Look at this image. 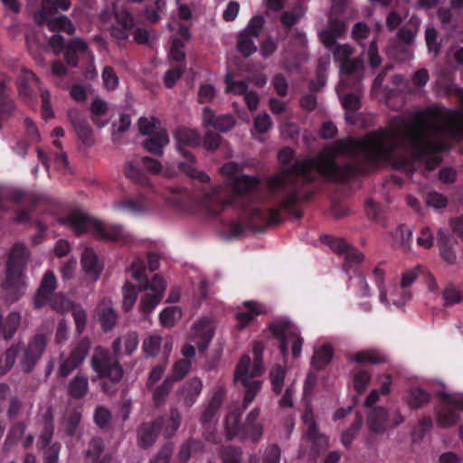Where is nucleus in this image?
<instances>
[{
    "label": "nucleus",
    "instance_id": "obj_12",
    "mask_svg": "<svg viewBox=\"0 0 463 463\" xmlns=\"http://www.w3.org/2000/svg\"><path fill=\"white\" fill-rule=\"evenodd\" d=\"M91 364L100 378H108L112 383H118L122 378L123 371L118 361L104 348L95 350Z\"/></svg>",
    "mask_w": 463,
    "mask_h": 463
},
{
    "label": "nucleus",
    "instance_id": "obj_53",
    "mask_svg": "<svg viewBox=\"0 0 463 463\" xmlns=\"http://www.w3.org/2000/svg\"><path fill=\"white\" fill-rule=\"evenodd\" d=\"M163 339L156 335H149L144 340L143 349L146 354L151 356H155L158 354Z\"/></svg>",
    "mask_w": 463,
    "mask_h": 463
},
{
    "label": "nucleus",
    "instance_id": "obj_63",
    "mask_svg": "<svg viewBox=\"0 0 463 463\" xmlns=\"http://www.w3.org/2000/svg\"><path fill=\"white\" fill-rule=\"evenodd\" d=\"M184 71V66H175V68L169 70L164 77V81L166 87L172 88L176 80L181 77Z\"/></svg>",
    "mask_w": 463,
    "mask_h": 463
},
{
    "label": "nucleus",
    "instance_id": "obj_34",
    "mask_svg": "<svg viewBox=\"0 0 463 463\" xmlns=\"http://www.w3.org/2000/svg\"><path fill=\"white\" fill-rule=\"evenodd\" d=\"M202 387L203 383L201 380L197 378L191 380L180 391V399H182L186 405L191 406L200 394Z\"/></svg>",
    "mask_w": 463,
    "mask_h": 463
},
{
    "label": "nucleus",
    "instance_id": "obj_29",
    "mask_svg": "<svg viewBox=\"0 0 463 463\" xmlns=\"http://www.w3.org/2000/svg\"><path fill=\"white\" fill-rule=\"evenodd\" d=\"M331 248L341 253L345 254V260L352 263H360L363 261L364 256L361 251L352 249L344 240L342 239H334L330 242Z\"/></svg>",
    "mask_w": 463,
    "mask_h": 463
},
{
    "label": "nucleus",
    "instance_id": "obj_27",
    "mask_svg": "<svg viewBox=\"0 0 463 463\" xmlns=\"http://www.w3.org/2000/svg\"><path fill=\"white\" fill-rule=\"evenodd\" d=\"M113 209L115 211L129 213L137 214L146 211V197L139 195L136 199L130 200H119L113 203Z\"/></svg>",
    "mask_w": 463,
    "mask_h": 463
},
{
    "label": "nucleus",
    "instance_id": "obj_38",
    "mask_svg": "<svg viewBox=\"0 0 463 463\" xmlns=\"http://www.w3.org/2000/svg\"><path fill=\"white\" fill-rule=\"evenodd\" d=\"M266 213L261 212L259 209H253L250 211V220L248 222L243 221V223H233V236L241 233L244 230L253 228L258 225L260 222H262L266 220Z\"/></svg>",
    "mask_w": 463,
    "mask_h": 463
},
{
    "label": "nucleus",
    "instance_id": "obj_55",
    "mask_svg": "<svg viewBox=\"0 0 463 463\" xmlns=\"http://www.w3.org/2000/svg\"><path fill=\"white\" fill-rule=\"evenodd\" d=\"M416 242L419 247L426 250L430 249L434 244V236L431 230L428 227L422 228L416 239Z\"/></svg>",
    "mask_w": 463,
    "mask_h": 463
},
{
    "label": "nucleus",
    "instance_id": "obj_18",
    "mask_svg": "<svg viewBox=\"0 0 463 463\" xmlns=\"http://www.w3.org/2000/svg\"><path fill=\"white\" fill-rule=\"evenodd\" d=\"M339 11H342V7L336 3H334L332 5V13L329 17L328 28L319 33L321 42L327 48L332 47L336 39L345 32V24L336 17H334V14H336Z\"/></svg>",
    "mask_w": 463,
    "mask_h": 463
},
{
    "label": "nucleus",
    "instance_id": "obj_50",
    "mask_svg": "<svg viewBox=\"0 0 463 463\" xmlns=\"http://www.w3.org/2000/svg\"><path fill=\"white\" fill-rule=\"evenodd\" d=\"M372 279L375 283L378 290H379V299L380 301L386 300V286L384 285L385 279V271L380 267H376L373 269L372 273Z\"/></svg>",
    "mask_w": 463,
    "mask_h": 463
},
{
    "label": "nucleus",
    "instance_id": "obj_45",
    "mask_svg": "<svg viewBox=\"0 0 463 463\" xmlns=\"http://www.w3.org/2000/svg\"><path fill=\"white\" fill-rule=\"evenodd\" d=\"M258 186V180L248 175H235L233 174V193L249 192Z\"/></svg>",
    "mask_w": 463,
    "mask_h": 463
},
{
    "label": "nucleus",
    "instance_id": "obj_44",
    "mask_svg": "<svg viewBox=\"0 0 463 463\" xmlns=\"http://www.w3.org/2000/svg\"><path fill=\"white\" fill-rule=\"evenodd\" d=\"M352 360L357 363L381 364L387 359L384 354L376 350H364L355 354Z\"/></svg>",
    "mask_w": 463,
    "mask_h": 463
},
{
    "label": "nucleus",
    "instance_id": "obj_36",
    "mask_svg": "<svg viewBox=\"0 0 463 463\" xmlns=\"http://www.w3.org/2000/svg\"><path fill=\"white\" fill-rule=\"evenodd\" d=\"M345 88V79L341 78V81L336 88V92L341 99L342 106L347 111H355L361 107L360 99L357 96L350 94L344 95Z\"/></svg>",
    "mask_w": 463,
    "mask_h": 463
},
{
    "label": "nucleus",
    "instance_id": "obj_15",
    "mask_svg": "<svg viewBox=\"0 0 463 463\" xmlns=\"http://www.w3.org/2000/svg\"><path fill=\"white\" fill-rule=\"evenodd\" d=\"M443 396V407L438 413V421L442 427H449L458 422V412L463 411V394H448L440 392Z\"/></svg>",
    "mask_w": 463,
    "mask_h": 463
},
{
    "label": "nucleus",
    "instance_id": "obj_46",
    "mask_svg": "<svg viewBox=\"0 0 463 463\" xmlns=\"http://www.w3.org/2000/svg\"><path fill=\"white\" fill-rule=\"evenodd\" d=\"M439 236V244L440 248V254L444 260L449 264H454L457 260V255L455 250L448 246L447 244V235L445 231L439 230L438 232Z\"/></svg>",
    "mask_w": 463,
    "mask_h": 463
},
{
    "label": "nucleus",
    "instance_id": "obj_10",
    "mask_svg": "<svg viewBox=\"0 0 463 463\" xmlns=\"http://www.w3.org/2000/svg\"><path fill=\"white\" fill-rule=\"evenodd\" d=\"M263 372L264 364H262V369L260 372H256L255 361L251 364L250 357L249 355H243L240 360L236 370V375L241 380L244 387L246 388L244 397L245 406H248L252 402L256 394L261 388V383L252 379L261 375Z\"/></svg>",
    "mask_w": 463,
    "mask_h": 463
},
{
    "label": "nucleus",
    "instance_id": "obj_26",
    "mask_svg": "<svg viewBox=\"0 0 463 463\" xmlns=\"http://www.w3.org/2000/svg\"><path fill=\"white\" fill-rule=\"evenodd\" d=\"M85 56L91 62L93 61V55L89 51L87 43L80 38H76L67 44L65 48V56L67 61L71 66L77 65V59L75 56Z\"/></svg>",
    "mask_w": 463,
    "mask_h": 463
},
{
    "label": "nucleus",
    "instance_id": "obj_24",
    "mask_svg": "<svg viewBox=\"0 0 463 463\" xmlns=\"http://www.w3.org/2000/svg\"><path fill=\"white\" fill-rule=\"evenodd\" d=\"M411 298V293L409 289H404L400 285L390 284L386 288V300L380 302L387 307L392 306L400 307L404 306Z\"/></svg>",
    "mask_w": 463,
    "mask_h": 463
},
{
    "label": "nucleus",
    "instance_id": "obj_48",
    "mask_svg": "<svg viewBox=\"0 0 463 463\" xmlns=\"http://www.w3.org/2000/svg\"><path fill=\"white\" fill-rule=\"evenodd\" d=\"M286 370L280 365H275L272 367L269 373V378L271 382L272 390L276 393H280L284 386Z\"/></svg>",
    "mask_w": 463,
    "mask_h": 463
},
{
    "label": "nucleus",
    "instance_id": "obj_1",
    "mask_svg": "<svg viewBox=\"0 0 463 463\" xmlns=\"http://www.w3.org/2000/svg\"><path fill=\"white\" fill-rule=\"evenodd\" d=\"M462 109L433 107L414 114L410 120L394 118L383 128L360 139H347L327 147L312 159L300 160L288 166L293 150L285 147L279 153L282 170L269 180L276 191L293 184L297 177L311 181L317 175L342 181L353 172L349 165L340 166L334 157L338 154L357 156L371 164H389L397 170L411 174L424 163L433 170L440 162L437 152L448 147V138L463 139V90L457 89Z\"/></svg>",
    "mask_w": 463,
    "mask_h": 463
},
{
    "label": "nucleus",
    "instance_id": "obj_22",
    "mask_svg": "<svg viewBox=\"0 0 463 463\" xmlns=\"http://www.w3.org/2000/svg\"><path fill=\"white\" fill-rule=\"evenodd\" d=\"M351 54L352 48L346 44L337 46L335 51V56L336 57L337 60L341 61V78H345L349 74L360 71L364 67V63L361 60H349L348 57Z\"/></svg>",
    "mask_w": 463,
    "mask_h": 463
},
{
    "label": "nucleus",
    "instance_id": "obj_37",
    "mask_svg": "<svg viewBox=\"0 0 463 463\" xmlns=\"http://www.w3.org/2000/svg\"><path fill=\"white\" fill-rule=\"evenodd\" d=\"M405 401L411 408L418 409L430 401V394L421 388H411L407 392Z\"/></svg>",
    "mask_w": 463,
    "mask_h": 463
},
{
    "label": "nucleus",
    "instance_id": "obj_21",
    "mask_svg": "<svg viewBox=\"0 0 463 463\" xmlns=\"http://www.w3.org/2000/svg\"><path fill=\"white\" fill-rule=\"evenodd\" d=\"M80 263L84 273L90 279L96 281L99 278L103 263L92 248L82 245Z\"/></svg>",
    "mask_w": 463,
    "mask_h": 463
},
{
    "label": "nucleus",
    "instance_id": "obj_43",
    "mask_svg": "<svg viewBox=\"0 0 463 463\" xmlns=\"http://www.w3.org/2000/svg\"><path fill=\"white\" fill-rule=\"evenodd\" d=\"M333 349L330 345H323L315 350L312 365L317 369L325 367L332 359Z\"/></svg>",
    "mask_w": 463,
    "mask_h": 463
},
{
    "label": "nucleus",
    "instance_id": "obj_41",
    "mask_svg": "<svg viewBox=\"0 0 463 463\" xmlns=\"http://www.w3.org/2000/svg\"><path fill=\"white\" fill-rule=\"evenodd\" d=\"M158 423L144 424L138 431V443L142 447H149L152 445L157 436Z\"/></svg>",
    "mask_w": 463,
    "mask_h": 463
},
{
    "label": "nucleus",
    "instance_id": "obj_52",
    "mask_svg": "<svg viewBox=\"0 0 463 463\" xmlns=\"http://www.w3.org/2000/svg\"><path fill=\"white\" fill-rule=\"evenodd\" d=\"M172 388V379L167 378L164 381V383L154 390L153 392V401L156 405H161L164 403L166 396L168 395L170 390Z\"/></svg>",
    "mask_w": 463,
    "mask_h": 463
},
{
    "label": "nucleus",
    "instance_id": "obj_3",
    "mask_svg": "<svg viewBox=\"0 0 463 463\" xmlns=\"http://www.w3.org/2000/svg\"><path fill=\"white\" fill-rule=\"evenodd\" d=\"M59 222L76 234L90 233L103 240L127 244L130 241V233L121 225L104 222L88 215L82 211H74Z\"/></svg>",
    "mask_w": 463,
    "mask_h": 463
},
{
    "label": "nucleus",
    "instance_id": "obj_51",
    "mask_svg": "<svg viewBox=\"0 0 463 463\" xmlns=\"http://www.w3.org/2000/svg\"><path fill=\"white\" fill-rule=\"evenodd\" d=\"M139 131L143 135L150 136L162 129L155 118H141L138 121Z\"/></svg>",
    "mask_w": 463,
    "mask_h": 463
},
{
    "label": "nucleus",
    "instance_id": "obj_54",
    "mask_svg": "<svg viewBox=\"0 0 463 463\" xmlns=\"http://www.w3.org/2000/svg\"><path fill=\"white\" fill-rule=\"evenodd\" d=\"M52 433V416L51 411L47 409L44 415V430L40 437V443L43 447L46 446L50 442Z\"/></svg>",
    "mask_w": 463,
    "mask_h": 463
},
{
    "label": "nucleus",
    "instance_id": "obj_25",
    "mask_svg": "<svg viewBox=\"0 0 463 463\" xmlns=\"http://www.w3.org/2000/svg\"><path fill=\"white\" fill-rule=\"evenodd\" d=\"M27 44L31 52L39 47H44L46 43L52 49L55 54L61 53L64 49V39L61 35H53L46 42L42 35L30 34L27 35Z\"/></svg>",
    "mask_w": 463,
    "mask_h": 463
},
{
    "label": "nucleus",
    "instance_id": "obj_14",
    "mask_svg": "<svg viewBox=\"0 0 463 463\" xmlns=\"http://www.w3.org/2000/svg\"><path fill=\"white\" fill-rule=\"evenodd\" d=\"M100 17L115 38L125 40L128 37L129 30L133 26V19L126 10H117L114 16L109 12L104 11Z\"/></svg>",
    "mask_w": 463,
    "mask_h": 463
},
{
    "label": "nucleus",
    "instance_id": "obj_20",
    "mask_svg": "<svg viewBox=\"0 0 463 463\" xmlns=\"http://www.w3.org/2000/svg\"><path fill=\"white\" fill-rule=\"evenodd\" d=\"M169 27L172 31L178 30V36H174L171 40L169 57L176 61H183L185 58V53L183 51L184 45L190 38L189 28L175 21L170 23Z\"/></svg>",
    "mask_w": 463,
    "mask_h": 463
},
{
    "label": "nucleus",
    "instance_id": "obj_30",
    "mask_svg": "<svg viewBox=\"0 0 463 463\" xmlns=\"http://www.w3.org/2000/svg\"><path fill=\"white\" fill-rule=\"evenodd\" d=\"M89 380L88 377L83 374H77L68 383L67 392L68 394L74 399H81L89 392Z\"/></svg>",
    "mask_w": 463,
    "mask_h": 463
},
{
    "label": "nucleus",
    "instance_id": "obj_42",
    "mask_svg": "<svg viewBox=\"0 0 463 463\" xmlns=\"http://www.w3.org/2000/svg\"><path fill=\"white\" fill-rule=\"evenodd\" d=\"M387 420V412L383 408H377L372 411L368 417L369 428L373 432H380L384 430Z\"/></svg>",
    "mask_w": 463,
    "mask_h": 463
},
{
    "label": "nucleus",
    "instance_id": "obj_5",
    "mask_svg": "<svg viewBox=\"0 0 463 463\" xmlns=\"http://www.w3.org/2000/svg\"><path fill=\"white\" fill-rule=\"evenodd\" d=\"M175 142L178 151L185 159L184 162L178 163V169L193 179L201 183H208L210 176L194 166V156L185 149L186 147L198 146L201 144L199 133L194 129L181 128L175 132Z\"/></svg>",
    "mask_w": 463,
    "mask_h": 463
},
{
    "label": "nucleus",
    "instance_id": "obj_23",
    "mask_svg": "<svg viewBox=\"0 0 463 463\" xmlns=\"http://www.w3.org/2000/svg\"><path fill=\"white\" fill-rule=\"evenodd\" d=\"M264 312L265 310L260 304L254 301L244 302L235 315L236 328L239 330L244 329L257 316Z\"/></svg>",
    "mask_w": 463,
    "mask_h": 463
},
{
    "label": "nucleus",
    "instance_id": "obj_64",
    "mask_svg": "<svg viewBox=\"0 0 463 463\" xmlns=\"http://www.w3.org/2000/svg\"><path fill=\"white\" fill-rule=\"evenodd\" d=\"M280 454V449L276 445H272L265 451L262 463H279Z\"/></svg>",
    "mask_w": 463,
    "mask_h": 463
},
{
    "label": "nucleus",
    "instance_id": "obj_39",
    "mask_svg": "<svg viewBox=\"0 0 463 463\" xmlns=\"http://www.w3.org/2000/svg\"><path fill=\"white\" fill-rule=\"evenodd\" d=\"M393 244L403 250H409L412 238V230L405 225H400L392 233Z\"/></svg>",
    "mask_w": 463,
    "mask_h": 463
},
{
    "label": "nucleus",
    "instance_id": "obj_19",
    "mask_svg": "<svg viewBox=\"0 0 463 463\" xmlns=\"http://www.w3.org/2000/svg\"><path fill=\"white\" fill-rule=\"evenodd\" d=\"M213 335V323L208 317L199 319L193 326L191 334V342L198 347L199 350L204 351Z\"/></svg>",
    "mask_w": 463,
    "mask_h": 463
},
{
    "label": "nucleus",
    "instance_id": "obj_2",
    "mask_svg": "<svg viewBox=\"0 0 463 463\" xmlns=\"http://www.w3.org/2000/svg\"><path fill=\"white\" fill-rule=\"evenodd\" d=\"M20 323L19 313H10L5 319L0 315V337L3 336L6 340L12 338ZM46 345L47 338L43 335H37L26 345H11L0 357V374H5L14 366L18 354L22 370L25 373L31 372L43 354Z\"/></svg>",
    "mask_w": 463,
    "mask_h": 463
},
{
    "label": "nucleus",
    "instance_id": "obj_4",
    "mask_svg": "<svg viewBox=\"0 0 463 463\" xmlns=\"http://www.w3.org/2000/svg\"><path fill=\"white\" fill-rule=\"evenodd\" d=\"M221 184L203 194L201 208L209 215L219 216L225 212L232 202V164L226 163L220 170Z\"/></svg>",
    "mask_w": 463,
    "mask_h": 463
},
{
    "label": "nucleus",
    "instance_id": "obj_56",
    "mask_svg": "<svg viewBox=\"0 0 463 463\" xmlns=\"http://www.w3.org/2000/svg\"><path fill=\"white\" fill-rule=\"evenodd\" d=\"M222 402V393L215 394L212 398L209 405L207 406V409L205 410V411L202 417V421L207 422V421L211 420L213 419V417L214 416L216 409L221 406Z\"/></svg>",
    "mask_w": 463,
    "mask_h": 463
},
{
    "label": "nucleus",
    "instance_id": "obj_33",
    "mask_svg": "<svg viewBox=\"0 0 463 463\" xmlns=\"http://www.w3.org/2000/svg\"><path fill=\"white\" fill-rule=\"evenodd\" d=\"M56 288V278L52 272L48 271L45 273L39 291L36 296V306L42 307L44 305L45 300L48 298L50 294Z\"/></svg>",
    "mask_w": 463,
    "mask_h": 463
},
{
    "label": "nucleus",
    "instance_id": "obj_35",
    "mask_svg": "<svg viewBox=\"0 0 463 463\" xmlns=\"http://www.w3.org/2000/svg\"><path fill=\"white\" fill-rule=\"evenodd\" d=\"M183 312L178 306H169L159 313V321L162 326L170 328L175 326L182 318Z\"/></svg>",
    "mask_w": 463,
    "mask_h": 463
},
{
    "label": "nucleus",
    "instance_id": "obj_60",
    "mask_svg": "<svg viewBox=\"0 0 463 463\" xmlns=\"http://www.w3.org/2000/svg\"><path fill=\"white\" fill-rule=\"evenodd\" d=\"M265 345L262 342L257 341L253 344V361H255V370L260 372L262 369L263 364V352Z\"/></svg>",
    "mask_w": 463,
    "mask_h": 463
},
{
    "label": "nucleus",
    "instance_id": "obj_11",
    "mask_svg": "<svg viewBox=\"0 0 463 463\" xmlns=\"http://www.w3.org/2000/svg\"><path fill=\"white\" fill-rule=\"evenodd\" d=\"M263 372L264 364H262V369L260 372H256L255 361L251 364L250 357L249 355H243L240 360L236 370V375L241 380L244 387L246 388L244 397L245 406H248L252 402L256 394L261 388V383L252 379L261 375Z\"/></svg>",
    "mask_w": 463,
    "mask_h": 463
},
{
    "label": "nucleus",
    "instance_id": "obj_62",
    "mask_svg": "<svg viewBox=\"0 0 463 463\" xmlns=\"http://www.w3.org/2000/svg\"><path fill=\"white\" fill-rule=\"evenodd\" d=\"M216 91L213 86L205 84L201 86L198 91V99L201 103L212 102L215 98Z\"/></svg>",
    "mask_w": 463,
    "mask_h": 463
},
{
    "label": "nucleus",
    "instance_id": "obj_13",
    "mask_svg": "<svg viewBox=\"0 0 463 463\" xmlns=\"http://www.w3.org/2000/svg\"><path fill=\"white\" fill-rule=\"evenodd\" d=\"M90 346V341L82 339L69 353H61L58 362V375L67 377L75 371L85 360Z\"/></svg>",
    "mask_w": 463,
    "mask_h": 463
},
{
    "label": "nucleus",
    "instance_id": "obj_61",
    "mask_svg": "<svg viewBox=\"0 0 463 463\" xmlns=\"http://www.w3.org/2000/svg\"><path fill=\"white\" fill-rule=\"evenodd\" d=\"M370 375L364 371L354 373V387L358 392H362L370 382Z\"/></svg>",
    "mask_w": 463,
    "mask_h": 463
},
{
    "label": "nucleus",
    "instance_id": "obj_47",
    "mask_svg": "<svg viewBox=\"0 0 463 463\" xmlns=\"http://www.w3.org/2000/svg\"><path fill=\"white\" fill-rule=\"evenodd\" d=\"M137 289L136 286L131 284L130 282L127 281L123 288H122V295H123V300L122 305L123 308L128 311L131 309L137 298Z\"/></svg>",
    "mask_w": 463,
    "mask_h": 463
},
{
    "label": "nucleus",
    "instance_id": "obj_16",
    "mask_svg": "<svg viewBox=\"0 0 463 463\" xmlns=\"http://www.w3.org/2000/svg\"><path fill=\"white\" fill-rule=\"evenodd\" d=\"M264 19L260 16L253 17L247 28L240 34L237 49L245 57L256 52L254 39L257 38L263 27Z\"/></svg>",
    "mask_w": 463,
    "mask_h": 463
},
{
    "label": "nucleus",
    "instance_id": "obj_6",
    "mask_svg": "<svg viewBox=\"0 0 463 463\" xmlns=\"http://www.w3.org/2000/svg\"><path fill=\"white\" fill-rule=\"evenodd\" d=\"M71 7L70 0H43L42 9L35 14L39 24H46L52 32H64L72 34L75 28L67 16L53 17L59 11H67Z\"/></svg>",
    "mask_w": 463,
    "mask_h": 463
},
{
    "label": "nucleus",
    "instance_id": "obj_49",
    "mask_svg": "<svg viewBox=\"0 0 463 463\" xmlns=\"http://www.w3.org/2000/svg\"><path fill=\"white\" fill-rule=\"evenodd\" d=\"M128 273L135 280L141 282L146 278V264L143 259L135 258L128 269Z\"/></svg>",
    "mask_w": 463,
    "mask_h": 463
},
{
    "label": "nucleus",
    "instance_id": "obj_59",
    "mask_svg": "<svg viewBox=\"0 0 463 463\" xmlns=\"http://www.w3.org/2000/svg\"><path fill=\"white\" fill-rule=\"evenodd\" d=\"M52 307L57 312L63 313L71 308L72 305L71 301L63 295H56L51 300Z\"/></svg>",
    "mask_w": 463,
    "mask_h": 463
},
{
    "label": "nucleus",
    "instance_id": "obj_7",
    "mask_svg": "<svg viewBox=\"0 0 463 463\" xmlns=\"http://www.w3.org/2000/svg\"><path fill=\"white\" fill-rule=\"evenodd\" d=\"M28 251L24 244L16 243L8 257L6 281L5 287L14 293H22L25 287V277L23 273Z\"/></svg>",
    "mask_w": 463,
    "mask_h": 463
},
{
    "label": "nucleus",
    "instance_id": "obj_32",
    "mask_svg": "<svg viewBox=\"0 0 463 463\" xmlns=\"http://www.w3.org/2000/svg\"><path fill=\"white\" fill-rule=\"evenodd\" d=\"M98 315L105 330H110L117 323V314L109 300L103 301L98 307Z\"/></svg>",
    "mask_w": 463,
    "mask_h": 463
},
{
    "label": "nucleus",
    "instance_id": "obj_17",
    "mask_svg": "<svg viewBox=\"0 0 463 463\" xmlns=\"http://www.w3.org/2000/svg\"><path fill=\"white\" fill-rule=\"evenodd\" d=\"M302 420L307 428L304 441L311 445L314 454L325 449L328 445V439L318 431L313 412L311 411H306Z\"/></svg>",
    "mask_w": 463,
    "mask_h": 463
},
{
    "label": "nucleus",
    "instance_id": "obj_9",
    "mask_svg": "<svg viewBox=\"0 0 463 463\" xmlns=\"http://www.w3.org/2000/svg\"><path fill=\"white\" fill-rule=\"evenodd\" d=\"M167 283L159 274L144 284L139 290L143 291L140 296L138 309L140 313L146 316L151 314L161 302Z\"/></svg>",
    "mask_w": 463,
    "mask_h": 463
},
{
    "label": "nucleus",
    "instance_id": "obj_31",
    "mask_svg": "<svg viewBox=\"0 0 463 463\" xmlns=\"http://www.w3.org/2000/svg\"><path fill=\"white\" fill-rule=\"evenodd\" d=\"M141 159H136L127 162L125 165V174L128 178L140 185H150L148 177L139 168Z\"/></svg>",
    "mask_w": 463,
    "mask_h": 463
},
{
    "label": "nucleus",
    "instance_id": "obj_58",
    "mask_svg": "<svg viewBox=\"0 0 463 463\" xmlns=\"http://www.w3.org/2000/svg\"><path fill=\"white\" fill-rule=\"evenodd\" d=\"M102 80L107 90H115L118 85V78L110 67H105L102 71Z\"/></svg>",
    "mask_w": 463,
    "mask_h": 463
},
{
    "label": "nucleus",
    "instance_id": "obj_8",
    "mask_svg": "<svg viewBox=\"0 0 463 463\" xmlns=\"http://www.w3.org/2000/svg\"><path fill=\"white\" fill-rule=\"evenodd\" d=\"M269 330L280 340V351L284 358L291 346L294 358L299 357L303 345V338L298 329L287 318H279L269 325Z\"/></svg>",
    "mask_w": 463,
    "mask_h": 463
},
{
    "label": "nucleus",
    "instance_id": "obj_57",
    "mask_svg": "<svg viewBox=\"0 0 463 463\" xmlns=\"http://www.w3.org/2000/svg\"><path fill=\"white\" fill-rule=\"evenodd\" d=\"M425 200L426 203L434 209H441L448 204V199L437 192H430Z\"/></svg>",
    "mask_w": 463,
    "mask_h": 463
},
{
    "label": "nucleus",
    "instance_id": "obj_40",
    "mask_svg": "<svg viewBox=\"0 0 463 463\" xmlns=\"http://www.w3.org/2000/svg\"><path fill=\"white\" fill-rule=\"evenodd\" d=\"M158 423V430H160L165 436H171L178 430L181 422V415L176 410H173L166 419Z\"/></svg>",
    "mask_w": 463,
    "mask_h": 463
},
{
    "label": "nucleus",
    "instance_id": "obj_28",
    "mask_svg": "<svg viewBox=\"0 0 463 463\" xmlns=\"http://www.w3.org/2000/svg\"><path fill=\"white\" fill-rule=\"evenodd\" d=\"M169 137L165 129H160L155 134L148 136L143 142L144 147L150 153L162 155L164 147L168 145Z\"/></svg>",
    "mask_w": 463,
    "mask_h": 463
}]
</instances>
